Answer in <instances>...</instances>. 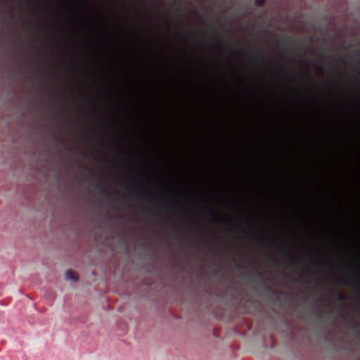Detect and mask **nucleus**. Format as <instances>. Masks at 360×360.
I'll return each instance as SVG.
<instances>
[{"instance_id":"21","label":"nucleus","mask_w":360,"mask_h":360,"mask_svg":"<svg viewBox=\"0 0 360 360\" xmlns=\"http://www.w3.org/2000/svg\"><path fill=\"white\" fill-rule=\"evenodd\" d=\"M242 268H243V266H242V265H240H240H238V269H241Z\"/></svg>"},{"instance_id":"4","label":"nucleus","mask_w":360,"mask_h":360,"mask_svg":"<svg viewBox=\"0 0 360 360\" xmlns=\"http://www.w3.org/2000/svg\"><path fill=\"white\" fill-rule=\"evenodd\" d=\"M288 262L285 264L287 269H300L301 267L300 261L297 259L292 258V256L288 252Z\"/></svg>"},{"instance_id":"6","label":"nucleus","mask_w":360,"mask_h":360,"mask_svg":"<svg viewBox=\"0 0 360 360\" xmlns=\"http://www.w3.org/2000/svg\"><path fill=\"white\" fill-rule=\"evenodd\" d=\"M167 205L169 207H170L172 208L179 209L181 212H186L187 215L190 214V213L186 211V209L184 206L180 205L179 204H178L177 202H176L174 201L169 200L168 202Z\"/></svg>"},{"instance_id":"5","label":"nucleus","mask_w":360,"mask_h":360,"mask_svg":"<svg viewBox=\"0 0 360 360\" xmlns=\"http://www.w3.org/2000/svg\"><path fill=\"white\" fill-rule=\"evenodd\" d=\"M240 232L245 237L250 238L251 240L257 239L258 241L261 242V238L258 236H256L255 233H250L248 229H246L242 226H240Z\"/></svg>"},{"instance_id":"2","label":"nucleus","mask_w":360,"mask_h":360,"mask_svg":"<svg viewBox=\"0 0 360 360\" xmlns=\"http://www.w3.org/2000/svg\"><path fill=\"white\" fill-rule=\"evenodd\" d=\"M229 29L228 27V17L226 16V259L228 258L229 248L228 244L229 234V208H230V195H229V175H230V112H229Z\"/></svg>"},{"instance_id":"16","label":"nucleus","mask_w":360,"mask_h":360,"mask_svg":"<svg viewBox=\"0 0 360 360\" xmlns=\"http://www.w3.org/2000/svg\"><path fill=\"white\" fill-rule=\"evenodd\" d=\"M243 197L244 198V200H245V202L246 203H248V205H252V202L251 200H250L248 198H247L246 197H245L243 195Z\"/></svg>"},{"instance_id":"10","label":"nucleus","mask_w":360,"mask_h":360,"mask_svg":"<svg viewBox=\"0 0 360 360\" xmlns=\"http://www.w3.org/2000/svg\"><path fill=\"white\" fill-rule=\"evenodd\" d=\"M242 214V219L244 222H245L247 224H248L249 226H252V224L250 222V217H249V215H248L245 212H241Z\"/></svg>"},{"instance_id":"24","label":"nucleus","mask_w":360,"mask_h":360,"mask_svg":"<svg viewBox=\"0 0 360 360\" xmlns=\"http://www.w3.org/2000/svg\"><path fill=\"white\" fill-rule=\"evenodd\" d=\"M248 132L250 133V134L252 133V131L251 130H248Z\"/></svg>"},{"instance_id":"1","label":"nucleus","mask_w":360,"mask_h":360,"mask_svg":"<svg viewBox=\"0 0 360 360\" xmlns=\"http://www.w3.org/2000/svg\"><path fill=\"white\" fill-rule=\"evenodd\" d=\"M221 246L225 237V77H221Z\"/></svg>"},{"instance_id":"7","label":"nucleus","mask_w":360,"mask_h":360,"mask_svg":"<svg viewBox=\"0 0 360 360\" xmlns=\"http://www.w3.org/2000/svg\"><path fill=\"white\" fill-rule=\"evenodd\" d=\"M342 283L345 285H348V286L355 288V290L357 292H360V285H359V282L356 280L353 279V280L350 281L349 282L344 281Z\"/></svg>"},{"instance_id":"8","label":"nucleus","mask_w":360,"mask_h":360,"mask_svg":"<svg viewBox=\"0 0 360 360\" xmlns=\"http://www.w3.org/2000/svg\"><path fill=\"white\" fill-rule=\"evenodd\" d=\"M65 278L68 280H72L75 281L79 279V276L71 269H69L65 272Z\"/></svg>"},{"instance_id":"15","label":"nucleus","mask_w":360,"mask_h":360,"mask_svg":"<svg viewBox=\"0 0 360 360\" xmlns=\"http://www.w3.org/2000/svg\"><path fill=\"white\" fill-rule=\"evenodd\" d=\"M101 193L104 195H109V192H108V190L106 189V188H103L101 190Z\"/></svg>"},{"instance_id":"18","label":"nucleus","mask_w":360,"mask_h":360,"mask_svg":"<svg viewBox=\"0 0 360 360\" xmlns=\"http://www.w3.org/2000/svg\"><path fill=\"white\" fill-rule=\"evenodd\" d=\"M243 255L245 257L250 259V258H249V255H248V253H247V252H243Z\"/></svg>"},{"instance_id":"23","label":"nucleus","mask_w":360,"mask_h":360,"mask_svg":"<svg viewBox=\"0 0 360 360\" xmlns=\"http://www.w3.org/2000/svg\"><path fill=\"white\" fill-rule=\"evenodd\" d=\"M356 53H357L358 55H359V54H360V51H356Z\"/></svg>"},{"instance_id":"20","label":"nucleus","mask_w":360,"mask_h":360,"mask_svg":"<svg viewBox=\"0 0 360 360\" xmlns=\"http://www.w3.org/2000/svg\"><path fill=\"white\" fill-rule=\"evenodd\" d=\"M250 63H255V62H257V61H256L255 60H254L252 58H250Z\"/></svg>"},{"instance_id":"11","label":"nucleus","mask_w":360,"mask_h":360,"mask_svg":"<svg viewBox=\"0 0 360 360\" xmlns=\"http://www.w3.org/2000/svg\"><path fill=\"white\" fill-rule=\"evenodd\" d=\"M283 43L285 44H291L292 41V37L290 35H285L283 37Z\"/></svg>"},{"instance_id":"13","label":"nucleus","mask_w":360,"mask_h":360,"mask_svg":"<svg viewBox=\"0 0 360 360\" xmlns=\"http://www.w3.org/2000/svg\"><path fill=\"white\" fill-rule=\"evenodd\" d=\"M337 297H338V300L339 301H341V302H343L345 300V297L344 295H342L341 292H338V295H337Z\"/></svg>"},{"instance_id":"17","label":"nucleus","mask_w":360,"mask_h":360,"mask_svg":"<svg viewBox=\"0 0 360 360\" xmlns=\"http://www.w3.org/2000/svg\"><path fill=\"white\" fill-rule=\"evenodd\" d=\"M150 209L149 207H146L144 209V212L145 213H147V214H150Z\"/></svg>"},{"instance_id":"26","label":"nucleus","mask_w":360,"mask_h":360,"mask_svg":"<svg viewBox=\"0 0 360 360\" xmlns=\"http://www.w3.org/2000/svg\"><path fill=\"white\" fill-rule=\"evenodd\" d=\"M158 1H160L161 3H162V2L161 1V0H158Z\"/></svg>"},{"instance_id":"9","label":"nucleus","mask_w":360,"mask_h":360,"mask_svg":"<svg viewBox=\"0 0 360 360\" xmlns=\"http://www.w3.org/2000/svg\"><path fill=\"white\" fill-rule=\"evenodd\" d=\"M250 266H251V269L253 271L254 274L257 276L262 277V274L257 269L255 262L251 261Z\"/></svg>"},{"instance_id":"14","label":"nucleus","mask_w":360,"mask_h":360,"mask_svg":"<svg viewBox=\"0 0 360 360\" xmlns=\"http://www.w3.org/2000/svg\"><path fill=\"white\" fill-rule=\"evenodd\" d=\"M271 262L276 266H279L280 265V262H278V259H276L275 257H271Z\"/></svg>"},{"instance_id":"19","label":"nucleus","mask_w":360,"mask_h":360,"mask_svg":"<svg viewBox=\"0 0 360 360\" xmlns=\"http://www.w3.org/2000/svg\"><path fill=\"white\" fill-rule=\"evenodd\" d=\"M239 52H240V53L241 55H245V51H244V50L240 49V50L239 51Z\"/></svg>"},{"instance_id":"22","label":"nucleus","mask_w":360,"mask_h":360,"mask_svg":"<svg viewBox=\"0 0 360 360\" xmlns=\"http://www.w3.org/2000/svg\"><path fill=\"white\" fill-rule=\"evenodd\" d=\"M311 80H312V82H313L314 84H315L314 79L312 77H311Z\"/></svg>"},{"instance_id":"25","label":"nucleus","mask_w":360,"mask_h":360,"mask_svg":"<svg viewBox=\"0 0 360 360\" xmlns=\"http://www.w3.org/2000/svg\"><path fill=\"white\" fill-rule=\"evenodd\" d=\"M298 43L300 44L301 43V39H299L298 40Z\"/></svg>"},{"instance_id":"12","label":"nucleus","mask_w":360,"mask_h":360,"mask_svg":"<svg viewBox=\"0 0 360 360\" xmlns=\"http://www.w3.org/2000/svg\"><path fill=\"white\" fill-rule=\"evenodd\" d=\"M266 0H255V4L256 6H262L264 4Z\"/></svg>"},{"instance_id":"3","label":"nucleus","mask_w":360,"mask_h":360,"mask_svg":"<svg viewBox=\"0 0 360 360\" xmlns=\"http://www.w3.org/2000/svg\"><path fill=\"white\" fill-rule=\"evenodd\" d=\"M240 139L242 142L240 150L243 154L242 160V170H243V181L245 186H248L250 189H252V186L248 181V172L249 169V160L250 155V147L249 143L243 134L240 135Z\"/></svg>"}]
</instances>
